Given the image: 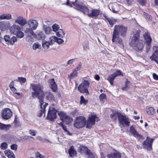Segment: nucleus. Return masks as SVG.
I'll list each match as a JSON object with an SVG mask.
<instances>
[{"mask_svg":"<svg viewBox=\"0 0 158 158\" xmlns=\"http://www.w3.org/2000/svg\"><path fill=\"white\" fill-rule=\"evenodd\" d=\"M72 4L75 6V9L81 11L90 18L96 19L99 15V10L89 8L82 2H72Z\"/></svg>","mask_w":158,"mask_h":158,"instance_id":"obj_1","label":"nucleus"},{"mask_svg":"<svg viewBox=\"0 0 158 158\" xmlns=\"http://www.w3.org/2000/svg\"><path fill=\"white\" fill-rule=\"evenodd\" d=\"M140 31L139 30L133 31L131 34L133 36H130L131 41L130 43L131 46L133 47L134 50L139 52L142 51L143 47L142 41L139 40Z\"/></svg>","mask_w":158,"mask_h":158,"instance_id":"obj_2","label":"nucleus"},{"mask_svg":"<svg viewBox=\"0 0 158 158\" xmlns=\"http://www.w3.org/2000/svg\"><path fill=\"white\" fill-rule=\"evenodd\" d=\"M31 86L34 91L32 92V97L34 98L35 96L38 98L40 100L41 105L44 103V100L45 96V93L43 90L44 87L40 83L37 84H31Z\"/></svg>","mask_w":158,"mask_h":158,"instance_id":"obj_3","label":"nucleus"},{"mask_svg":"<svg viewBox=\"0 0 158 158\" xmlns=\"http://www.w3.org/2000/svg\"><path fill=\"white\" fill-rule=\"evenodd\" d=\"M83 78H85L87 80H84L83 82L80 84L77 87L78 90L81 93L86 94V95L89 94L88 88L89 86L90 83L89 80H90L89 77H84Z\"/></svg>","mask_w":158,"mask_h":158,"instance_id":"obj_4","label":"nucleus"},{"mask_svg":"<svg viewBox=\"0 0 158 158\" xmlns=\"http://www.w3.org/2000/svg\"><path fill=\"white\" fill-rule=\"evenodd\" d=\"M74 126L77 128H80L86 126V120L85 117L80 116L77 117L75 120Z\"/></svg>","mask_w":158,"mask_h":158,"instance_id":"obj_5","label":"nucleus"},{"mask_svg":"<svg viewBox=\"0 0 158 158\" xmlns=\"http://www.w3.org/2000/svg\"><path fill=\"white\" fill-rule=\"evenodd\" d=\"M97 118L95 114L93 113L89 115L87 120H86V128L91 129L92 126L95 124L96 119Z\"/></svg>","mask_w":158,"mask_h":158,"instance_id":"obj_6","label":"nucleus"},{"mask_svg":"<svg viewBox=\"0 0 158 158\" xmlns=\"http://www.w3.org/2000/svg\"><path fill=\"white\" fill-rule=\"evenodd\" d=\"M127 29L123 25H115L114 27V32L121 36L124 37L126 35Z\"/></svg>","mask_w":158,"mask_h":158,"instance_id":"obj_7","label":"nucleus"},{"mask_svg":"<svg viewBox=\"0 0 158 158\" xmlns=\"http://www.w3.org/2000/svg\"><path fill=\"white\" fill-rule=\"evenodd\" d=\"M154 139L151 138L148 136L143 143V148L148 151L152 150V144Z\"/></svg>","mask_w":158,"mask_h":158,"instance_id":"obj_8","label":"nucleus"},{"mask_svg":"<svg viewBox=\"0 0 158 158\" xmlns=\"http://www.w3.org/2000/svg\"><path fill=\"white\" fill-rule=\"evenodd\" d=\"M57 111L56 109H49L47 115L45 119L51 121H53L57 117Z\"/></svg>","mask_w":158,"mask_h":158,"instance_id":"obj_9","label":"nucleus"},{"mask_svg":"<svg viewBox=\"0 0 158 158\" xmlns=\"http://www.w3.org/2000/svg\"><path fill=\"white\" fill-rule=\"evenodd\" d=\"M118 119L119 121L120 124L123 127L129 126L130 125V122L128 118L126 116L121 114L118 116Z\"/></svg>","mask_w":158,"mask_h":158,"instance_id":"obj_10","label":"nucleus"},{"mask_svg":"<svg viewBox=\"0 0 158 158\" xmlns=\"http://www.w3.org/2000/svg\"><path fill=\"white\" fill-rule=\"evenodd\" d=\"M58 114L60 116L62 121L65 122L67 124H69L73 121L72 118L69 116H67L63 112L58 113Z\"/></svg>","mask_w":158,"mask_h":158,"instance_id":"obj_11","label":"nucleus"},{"mask_svg":"<svg viewBox=\"0 0 158 158\" xmlns=\"http://www.w3.org/2000/svg\"><path fill=\"white\" fill-rule=\"evenodd\" d=\"M79 149L81 152H84L88 156V158H95L94 155L87 147L81 145L79 147Z\"/></svg>","mask_w":158,"mask_h":158,"instance_id":"obj_12","label":"nucleus"},{"mask_svg":"<svg viewBox=\"0 0 158 158\" xmlns=\"http://www.w3.org/2000/svg\"><path fill=\"white\" fill-rule=\"evenodd\" d=\"M119 35L113 32L112 41L116 44H118L121 45L123 48L124 47L123 40L120 38Z\"/></svg>","mask_w":158,"mask_h":158,"instance_id":"obj_13","label":"nucleus"},{"mask_svg":"<svg viewBox=\"0 0 158 158\" xmlns=\"http://www.w3.org/2000/svg\"><path fill=\"white\" fill-rule=\"evenodd\" d=\"M108 7L114 13H118L120 10L119 5L116 3H110L108 5Z\"/></svg>","mask_w":158,"mask_h":158,"instance_id":"obj_14","label":"nucleus"},{"mask_svg":"<svg viewBox=\"0 0 158 158\" xmlns=\"http://www.w3.org/2000/svg\"><path fill=\"white\" fill-rule=\"evenodd\" d=\"M12 115V112L11 109H3L2 113L3 118L6 119L10 118Z\"/></svg>","mask_w":158,"mask_h":158,"instance_id":"obj_15","label":"nucleus"},{"mask_svg":"<svg viewBox=\"0 0 158 158\" xmlns=\"http://www.w3.org/2000/svg\"><path fill=\"white\" fill-rule=\"evenodd\" d=\"M5 40L9 43L10 45H13L14 43L17 41V38L15 36H13L11 38L9 35H6L4 36Z\"/></svg>","mask_w":158,"mask_h":158,"instance_id":"obj_16","label":"nucleus"},{"mask_svg":"<svg viewBox=\"0 0 158 158\" xmlns=\"http://www.w3.org/2000/svg\"><path fill=\"white\" fill-rule=\"evenodd\" d=\"M48 83L50 85V88L54 92H56L57 85L54 78L50 79L48 81Z\"/></svg>","mask_w":158,"mask_h":158,"instance_id":"obj_17","label":"nucleus"},{"mask_svg":"<svg viewBox=\"0 0 158 158\" xmlns=\"http://www.w3.org/2000/svg\"><path fill=\"white\" fill-rule=\"evenodd\" d=\"M155 51L150 59L152 60H154L158 64V47H154L153 48Z\"/></svg>","mask_w":158,"mask_h":158,"instance_id":"obj_18","label":"nucleus"},{"mask_svg":"<svg viewBox=\"0 0 158 158\" xmlns=\"http://www.w3.org/2000/svg\"><path fill=\"white\" fill-rule=\"evenodd\" d=\"M28 24L31 28L35 30L38 26V23L36 20H32L28 21Z\"/></svg>","mask_w":158,"mask_h":158,"instance_id":"obj_19","label":"nucleus"},{"mask_svg":"<svg viewBox=\"0 0 158 158\" xmlns=\"http://www.w3.org/2000/svg\"><path fill=\"white\" fill-rule=\"evenodd\" d=\"M21 28L19 25H14L10 27V31L11 33L15 34L19 30H21Z\"/></svg>","mask_w":158,"mask_h":158,"instance_id":"obj_20","label":"nucleus"},{"mask_svg":"<svg viewBox=\"0 0 158 158\" xmlns=\"http://www.w3.org/2000/svg\"><path fill=\"white\" fill-rule=\"evenodd\" d=\"M15 22L22 26H23L27 23L26 19L21 16L18 17L17 19L15 20Z\"/></svg>","mask_w":158,"mask_h":158,"instance_id":"obj_21","label":"nucleus"},{"mask_svg":"<svg viewBox=\"0 0 158 158\" xmlns=\"http://www.w3.org/2000/svg\"><path fill=\"white\" fill-rule=\"evenodd\" d=\"M102 15L104 17V18L109 22L111 27H113L114 24L116 23V21L114 19H113L112 18H108L106 14L105 13H103Z\"/></svg>","mask_w":158,"mask_h":158,"instance_id":"obj_22","label":"nucleus"},{"mask_svg":"<svg viewBox=\"0 0 158 158\" xmlns=\"http://www.w3.org/2000/svg\"><path fill=\"white\" fill-rule=\"evenodd\" d=\"M46 98L48 101H51L54 100V97L53 94L50 91H47L45 92Z\"/></svg>","mask_w":158,"mask_h":158,"instance_id":"obj_23","label":"nucleus"},{"mask_svg":"<svg viewBox=\"0 0 158 158\" xmlns=\"http://www.w3.org/2000/svg\"><path fill=\"white\" fill-rule=\"evenodd\" d=\"M121 153L118 152H114L108 155L109 158H121Z\"/></svg>","mask_w":158,"mask_h":158,"instance_id":"obj_24","label":"nucleus"},{"mask_svg":"<svg viewBox=\"0 0 158 158\" xmlns=\"http://www.w3.org/2000/svg\"><path fill=\"white\" fill-rule=\"evenodd\" d=\"M68 152L71 157H73L77 154V152L73 146H72L68 150Z\"/></svg>","mask_w":158,"mask_h":158,"instance_id":"obj_25","label":"nucleus"},{"mask_svg":"<svg viewBox=\"0 0 158 158\" xmlns=\"http://www.w3.org/2000/svg\"><path fill=\"white\" fill-rule=\"evenodd\" d=\"M4 152L5 155L8 158H15L14 153L10 150H6Z\"/></svg>","mask_w":158,"mask_h":158,"instance_id":"obj_26","label":"nucleus"},{"mask_svg":"<svg viewBox=\"0 0 158 158\" xmlns=\"http://www.w3.org/2000/svg\"><path fill=\"white\" fill-rule=\"evenodd\" d=\"M143 37L146 40V42H148V43H151L152 38H151L149 33L148 31L145 32L143 34Z\"/></svg>","mask_w":158,"mask_h":158,"instance_id":"obj_27","label":"nucleus"},{"mask_svg":"<svg viewBox=\"0 0 158 158\" xmlns=\"http://www.w3.org/2000/svg\"><path fill=\"white\" fill-rule=\"evenodd\" d=\"M11 18V15L9 14H3L0 16V19L1 20L3 19H10Z\"/></svg>","mask_w":158,"mask_h":158,"instance_id":"obj_28","label":"nucleus"},{"mask_svg":"<svg viewBox=\"0 0 158 158\" xmlns=\"http://www.w3.org/2000/svg\"><path fill=\"white\" fill-rule=\"evenodd\" d=\"M33 37L38 39V40H40L44 38L45 35L41 31L39 32L37 34H35V36Z\"/></svg>","mask_w":158,"mask_h":158,"instance_id":"obj_29","label":"nucleus"},{"mask_svg":"<svg viewBox=\"0 0 158 158\" xmlns=\"http://www.w3.org/2000/svg\"><path fill=\"white\" fill-rule=\"evenodd\" d=\"M77 2V3H81V2H78L77 1V0H67V1L65 2V3H63V4L67 5L70 6V7H72L73 5L72 4V2Z\"/></svg>","mask_w":158,"mask_h":158,"instance_id":"obj_30","label":"nucleus"},{"mask_svg":"<svg viewBox=\"0 0 158 158\" xmlns=\"http://www.w3.org/2000/svg\"><path fill=\"white\" fill-rule=\"evenodd\" d=\"M121 113H119L118 111L114 112L112 114H111L110 117L114 120V122H116L117 120V117H118V116Z\"/></svg>","mask_w":158,"mask_h":158,"instance_id":"obj_31","label":"nucleus"},{"mask_svg":"<svg viewBox=\"0 0 158 158\" xmlns=\"http://www.w3.org/2000/svg\"><path fill=\"white\" fill-rule=\"evenodd\" d=\"M64 35V32L62 29H59L56 32V35L60 38H63Z\"/></svg>","mask_w":158,"mask_h":158,"instance_id":"obj_32","label":"nucleus"},{"mask_svg":"<svg viewBox=\"0 0 158 158\" xmlns=\"http://www.w3.org/2000/svg\"><path fill=\"white\" fill-rule=\"evenodd\" d=\"M50 44L51 43H49V42L45 40L42 41V47L44 49H48Z\"/></svg>","mask_w":158,"mask_h":158,"instance_id":"obj_33","label":"nucleus"},{"mask_svg":"<svg viewBox=\"0 0 158 158\" xmlns=\"http://www.w3.org/2000/svg\"><path fill=\"white\" fill-rule=\"evenodd\" d=\"M130 132L132 135L135 137H136V135L138 133L137 131L135 129V127L133 126H131L130 129Z\"/></svg>","mask_w":158,"mask_h":158,"instance_id":"obj_34","label":"nucleus"},{"mask_svg":"<svg viewBox=\"0 0 158 158\" xmlns=\"http://www.w3.org/2000/svg\"><path fill=\"white\" fill-rule=\"evenodd\" d=\"M88 99H85L83 95L81 96L80 103L81 104L86 105L88 103Z\"/></svg>","mask_w":158,"mask_h":158,"instance_id":"obj_35","label":"nucleus"},{"mask_svg":"<svg viewBox=\"0 0 158 158\" xmlns=\"http://www.w3.org/2000/svg\"><path fill=\"white\" fill-rule=\"evenodd\" d=\"M115 78V77L113 74H111L109 76L107 80L109 81L111 85H113L114 80Z\"/></svg>","mask_w":158,"mask_h":158,"instance_id":"obj_36","label":"nucleus"},{"mask_svg":"<svg viewBox=\"0 0 158 158\" xmlns=\"http://www.w3.org/2000/svg\"><path fill=\"white\" fill-rule=\"evenodd\" d=\"M99 98L100 99V102L101 104H103L106 101V95L102 93L99 96Z\"/></svg>","mask_w":158,"mask_h":158,"instance_id":"obj_37","label":"nucleus"},{"mask_svg":"<svg viewBox=\"0 0 158 158\" xmlns=\"http://www.w3.org/2000/svg\"><path fill=\"white\" fill-rule=\"evenodd\" d=\"M44 28L46 34H49L50 33L52 29L50 27L46 25L44 26Z\"/></svg>","mask_w":158,"mask_h":158,"instance_id":"obj_38","label":"nucleus"},{"mask_svg":"<svg viewBox=\"0 0 158 158\" xmlns=\"http://www.w3.org/2000/svg\"><path fill=\"white\" fill-rule=\"evenodd\" d=\"M45 109H40L37 112V116L40 117L44 114V117H45Z\"/></svg>","mask_w":158,"mask_h":158,"instance_id":"obj_39","label":"nucleus"},{"mask_svg":"<svg viewBox=\"0 0 158 158\" xmlns=\"http://www.w3.org/2000/svg\"><path fill=\"white\" fill-rule=\"evenodd\" d=\"M54 40H56V42L59 44H61L63 43L64 41L61 38H59L56 36H54L53 38Z\"/></svg>","mask_w":158,"mask_h":158,"instance_id":"obj_40","label":"nucleus"},{"mask_svg":"<svg viewBox=\"0 0 158 158\" xmlns=\"http://www.w3.org/2000/svg\"><path fill=\"white\" fill-rule=\"evenodd\" d=\"M33 30H32L31 28H27L26 31L27 33H28L29 35L30 34L31 35H32L34 37L35 36V34L34 33V31H33Z\"/></svg>","mask_w":158,"mask_h":158,"instance_id":"obj_41","label":"nucleus"},{"mask_svg":"<svg viewBox=\"0 0 158 158\" xmlns=\"http://www.w3.org/2000/svg\"><path fill=\"white\" fill-rule=\"evenodd\" d=\"M78 73L76 70H74L73 72L71 73L69 76L70 79H73L75 77H77Z\"/></svg>","mask_w":158,"mask_h":158,"instance_id":"obj_42","label":"nucleus"},{"mask_svg":"<svg viewBox=\"0 0 158 158\" xmlns=\"http://www.w3.org/2000/svg\"><path fill=\"white\" fill-rule=\"evenodd\" d=\"M113 74L115 77L120 75H121L122 76H123V73L119 70H117L116 71L114 72Z\"/></svg>","mask_w":158,"mask_h":158,"instance_id":"obj_43","label":"nucleus"},{"mask_svg":"<svg viewBox=\"0 0 158 158\" xmlns=\"http://www.w3.org/2000/svg\"><path fill=\"white\" fill-rule=\"evenodd\" d=\"M21 30H19L18 32L15 34L18 38H23L24 36L23 33L22 32Z\"/></svg>","mask_w":158,"mask_h":158,"instance_id":"obj_44","label":"nucleus"},{"mask_svg":"<svg viewBox=\"0 0 158 158\" xmlns=\"http://www.w3.org/2000/svg\"><path fill=\"white\" fill-rule=\"evenodd\" d=\"M8 147V144L6 142H4L2 143L0 145V147L1 149L2 150L6 149Z\"/></svg>","mask_w":158,"mask_h":158,"instance_id":"obj_45","label":"nucleus"},{"mask_svg":"<svg viewBox=\"0 0 158 158\" xmlns=\"http://www.w3.org/2000/svg\"><path fill=\"white\" fill-rule=\"evenodd\" d=\"M146 112L148 115H152L155 112V109H147Z\"/></svg>","mask_w":158,"mask_h":158,"instance_id":"obj_46","label":"nucleus"},{"mask_svg":"<svg viewBox=\"0 0 158 158\" xmlns=\"http://www.w3.org/2000/svg\"><path fill=\"white\" fill-rule=\"evenodd\" d=\"M52 28L53 31L56 32L59 29V27L58 25L55 24L52 26Z\"/></svg>","mask_w":158,"mask_h":158,"instance_id":"obj_47","label":"nucleus"},{"mask_svg":"<svg viewBox=\"0 0 158 158\" xmlns=\"http://www.w3.org/2000/svg\"><path fill=\"white\" fill-rule=\"evenodd\" d=\"M0 28L2 30H4L6 29V26L5 23L3 22L0 23Z\"/></svg>","mask_w":158,"mask_h":158,"instance_id":"obj_48","label":"nucleus"},{"mask_svg":"<svg viewBox=\"0 0 158 158\" xmlns=\"http://www.w3.org/2000/svg\"><path fill=\"white\" fill-rule=\"evenodd\" d=\"M40 48L41 45L38 43H35L33 45V48L34 50L36 49L37 48L40 49Z\"/></svg>","mask_w":158,"mask_h":158,"instance_id":"obj_49","label":"nucleus"},{"mask_svg":"<svg viewBox=\"0 0 158 158\" xmlns=\"http://www.w3.org/2000/svg\"><path fill=\"white\" fill-rule=\"evenodd\" d=\"M18 81L20 82L21 83H23L26 82V79L25 77H19Z\"/></svg>","mask_w":158,"mask_h":158,"instance_id":"obj_50","label":"nucleus"},{"mask_svg":"<svg viewBox=\"0 0 158 158\" xmlns=\"http://www.w3.org/2000/svg\"><path fill=\"white\" fill-rule=\"evenodd\" d=\"M143 15L146 18V19L148 20H151L152 19V17L150 15L148 14L146 12H144Z\"/></svg>","mask_w":158,"mask_h":158,"instance_id":"obj_51","label":"nucleus"},{"mask_svg":"<svg viewBox=\"0 0 158 158\" xmlns=\"http://www.w3.org/2000/svg\"><path fill=\"white\" fill-rule=\"evenodd\" d=\"M137 2L142 6H144L146 3V0H137Z\"/></svg>","mask_w":158,"mask_h":158,"instance_id":"obj_52","label":"nucleus"},{"mask_svg":"<svg viewBox=\"0 0 158 158\" xmlns=\"http://www.w3.org/2000/svg\"><path fill=\"white\" fill-rule=\"evenodd\" d=\"M40 108L41 109H45L46 108V107L48 105V104L47 103L44 102V103H43V105H41L40 100Z\"/></svg>","mask_w":158,"mask_h":158,"instance_id":"obj_53","label":"nucleus"},{"mask_svg":"<svg viewBox=\"0 0 158 158\" xmlns=\"http://www.w3.org/2000/svg\"><path fill=\"white\" fill-rule=\"evenodd\" d=\"M82 67V64L80 62L78 66L74 69V70H76L77 71H79L81 69Z\"/></svg>","mask_w":158,"mask_h":158,"instance_id":"obj_54","label":"nucleus"},{"mask_svg":"<svg viewBox=\"0 0 158 158\" xmlns=\"http://www.w3.org/2000/svg\"><path fill=\"white\" fill-rule=\"evenodd\" d=\"M62 129L64 130V131L67 133V134L69 135H72V134L67 129L66 127L64 125L62 127Z\"/></svg>","mask_w":158,"mask_h":158,"instance_id":"obj_55","label":"nucleus"},{"mask_svg":"<svg viewBox=\"0 0 158 158\" xmlns=\"http://www.w3.org/2000/svg\"><path fill=\"white\" fill-rule=\"evenodd\" d=\"M18 148V146L17 144H13L11 145L10 146V148L11 149L16 150Z\"/></svg>","mask_w":158,"mask_h":158,"instance_id":"obj_56","label":"nucleus"},{"mask_svg":"<svg viewBox=\"0 0 158 158\" xmlns=\"http://www.w3.org/2000/svg\"><path fill=\"white\" fill-rule=\"evenodd\" d=\"M7 127V125L0 123V129H6Z\"/></svg>","mask_w":158,"mask_h":158,"instance_id":"obj_57","label":"nucleus"},{"mask_svg":"<svg viewBox=\"0 0 158 158\" xmlns=\"http://www.w3.org/2000/svg\"><path fill=\"white\" fill-rule=\"evenodd\" d=\"M146 50L147 52H148L151 48V43H148V42H146Z\"/></svg>","mask_w":158,"mask_h":158,"instance_id":"obj_58","label":"nucleus"},{"mask_svg":"<svg viewBox=\"0 0 158 158\" xmlns=\"http://www.w3.org/2000/svg\"><path fill=\"white\" fill-rule=\"evenodd\" d=\"M126 4L128 5H131L133 4L134 2V0H125Z\"/></svg>","mask_w":158,"mask_h":158,"instance_id":"obj_59","label":"nucleus"},{"mask_svg":"<svg viewBox=\"0 0 158 158\" xmlns=\"http://www.w3.org/2000/svg\"><path fill=\"white\" fill-rule=\"evenodd\" d=\"M29 134L31 135L34 136L36 135V132L33 130H30L29 131Z\"/></svg>","mask_w":158,"mask_h":158,"instance_id":"obj_60","label":"nucleus"},{"mask_svg":"<svg viewBox=\"0 0 158 158\" xmlns=\"http://www.w3.org/2000/svg\"><path fill=\"white\" fill-rule=\"evenodd\" d=\"M54 36H52L50 38V42H49V43H51L50 45H52L54 43V42H56V40H54L53 38H52Z\"/></svg>","mask_w":158,"mask_h":158,"instance_id":"obj_61","label":"nucleus"},{"mask_svg":"<svg viewBox=\"0 0 158 158\" xmlns=\"http://www.w3.org/2000/svg\"><path fill=\"white\" fill-rule=\"evenodd\" d=\"M36 158H43V156L39 152H38L36 154Z\"/></svg>","mask_w":158,"mask_h":158,"instance_id":"obj_62","label":"nucleus"},{"mask_svg":"<svg viewBox=\"0 0 158 158\" xmlns=\"http://www.w3.org/2000/svg\"><path fill=\"white\" fill-rule=\"evenodd\" d=\"M75 60L74 59H72L68 61L67 62L68 64H72L74 61Z\"/></svg>","mask_w":158,"mask_h":158,"instance_id":"obj_63","label":"nucleus"},{"mask_svg":"<svg viewBox=\"0 0 158 158\" xmlns=\"http://www.w3.org/2000/svg\"><path fill=\"white\" fill-rule=\"evenodd\" d=\"M153 78L156 80H158V76L155 73H154L153 74Z\"/></svg>","mask_w":158,"mask_h":158,"instance_id":"obj_64","label":"nucleus"}]
</instances>
